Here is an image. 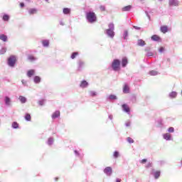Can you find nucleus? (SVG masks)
I'll list each match as a JSON object with an SVG mask.
<instances>
[{"label":"nucleus","instance_id":"f257e3e1","mask_svg":"<svg viewBox=\"0 0 182 182\" xmlns=\"http://www.w3.org/2000/svg\"><path fill=\"white\" fill-rule=\"evenodd\" d=\"M86 18L88 22H90V23H93L97 21L96 14L94 12L87 13Z\"/></svg>","mask_w":182,"mask_h":182},{"label":"nucleus","instance_id":"f03ea898","mask_svg":"<svg viewBox=\"0 0 182 182\" xmlns=\"http://www.w3.org/2000/svg\"><path fill=\"white\" fill-rule=\"evenodd\" d=\"M112 68L115 72L120 70V60L117 59L114 60L112 63Z\"/></svg>","mask_w":182,"mask_h":182},{"label":"nucleus","instance_id":"7ed1b4c3","mask_svg":"<svg viewBox=\"0 0 182 182\" xmlns=\"http://www.w3.org/2000/svg\"><path fill=\"white\" fill-rule=\"evenodd\" d=\"M15 63H16V57L15 55L10 56L8 59V65L14 68Z\"/></svg>","mask_w":182,"mask_h":182},{"label":"nucleus","instance_id":"20e7f679","mask_svg":"<svg viewBox=\"0 0 182 182\" xmlns=\"http://www.w3.org/2000/svg\"><path fill=\"white\" fill-rule=\"evenodd\" d=\"M112 167L110 166H107L104 169V173H105V174H107V176H112Z\"/></svg>","mask_w":182,"mask_h":182},{"label":"nucleus","instance_id":"39448f33","mask_svg":"<svg viewBox=\"0 0 182 182\" xmlns=\"http://www.w3.org/2000/svg\"><path fill=\"white\" fill-rule=\"evenodd\" d=\"M160 31L162 33H167L168 32V27L167 26H162L160 28Z\"/></svg>","mask_w":182,"mask_h":182},{"label":"nucleus","instance_id":"423d86ee","mask_svg":"<svg viewBox=\"0 0 182 182\" xmlns=\"http://www.w3.org/2000/svg\"><path fill=\"white\" fill-rule=\"evenodd\" d=\"M127 63H129V61L127 60V58L124 57L122 60V68H126V66H127Z\"/></svg>","mask_w":182,"mask_h":182},{"label":"nucleus","instance_id":"0eeeda50","mask_svg":"<svg viewBox=\"0 0 182 182\" xmlns=\"http://www.w3.org/2000/svg\"><path fill=\"white\" fill-rule=\"evenodd\" d=\"M151 39L152 41L159 42V41H161V38L160 36H159L158 35H153V36L151 37Z\"/></svg>","mask_w":182,"mask_h":182},{"label":"nucleus","instance_id":"6e6552de","mask_svg":"<svg viewBox=\"0 0 182 182\" xmlns=\"http://www.w3.org/2000/svg\"><path fill=\"white\" fill-rule=\"evenodd\" d=\"M60 116V111H55L53 114H52V119H58Z\"/></svg>","mask_w":182,"mask_h":182},{"label":"nucleus","instance_id":"1a4fd4ad","mask_svg":"<svg viewBox=\"0 0 182 182\" xmlns=\"http://www.w3.org/2000/svg\"><path fill=\"white\" fill-rule=\"evenodd\" d=\"M107 34L110 38H113V36H114V32H113V30H112V29H107Z\"/></svg>","mask_w":182,"mask_h":182},{"label":"nucleus","instance_id":"9d476101","mask_svg":"<svg viewBox=\"0 0 182 182\" xmlns=\"http://www.w3.org/2000/svg\"><path fill=\"white\" fill-rule=\"evenodd\" d=\"M28 14L29 15H35V14H38V10L36 9H30Z\"/></svg>","mask_w":182,"mask_h":182},{"label":"nucleus","instance_id":"9b49d317","mask_svg":"<svg viewBox=\"0 0 182 182\" xmlns=\"http://www.w3.org/2000/svg\"><path fill=\"white\" fill-rule=\"evenodd\" d=\"M122 109L124 112H126L127 113H129V112H130V108L126 104L122 105Z\"/></svg>","mask_w":182,"mask_h":182},{"label":"nucleus","instance_id":"f8f14e48","mask_svg":"<svg viewBox=\"0 0 182 182\" xmlns=\"http://www.w3.org/2000/svg\"><path fill=\"white\" fill-rule=\"evenodd\" d=\"M0 41H3V42H6V41H8V36L4 34H0Z\"/></svg>","mask_w":182,"mask_h":182},{"label":"nucleus","instance_id":"ddd939ff","mask_svg":"<svg viewBox=\"0 0 182 182\" xmlns=\"http://www.w3.org/2000/svg\"><path fill=\"white\" fill-rule=\"evenodd\" d=\"M35 75V70H30L27 73V76L28 77H32Z\"/></svg>","mask_w":182,"mask_h":182},{"label":"nucleus","instance_id":"4468645a","mask_svg":"<svg viewBox=\"0 0 182 182\" xmlns=\"http://www.w3.org/2000/svg\"><path fill=\"white\" fill-rule=\"evenodd\" d=\"M137 45L138 46H144L146 45V41L142 39H139L138 40Z\"/></svg>","mask_w":182,"mask_h":182},{"label":"nucleus","instance_id":"2eb2a0df","mask_svg":"<svg viewBox=\"0 0 182 182\" xmlns=\"http://www.w3.org/2000/svg\"><path fill=\"white\" fill-rule=\"evenodd\" d=\"M87 85H89L87 83V82L86 80H82L80 85V87L85 88V87H87Z\"/></svg>","mask_w":182,"mask_h":182},{"label":"nucleus","instance_id":"dca6fc26","mask_svg":"<svg viewBox=\"0 0 182 182\" xmlns=\"http://www.w3.org/2000/svg\"><path fill=\"white\" fill-rule=\"evenodd\" d=\"M164 139H165V140H171V134L168 133L164 134Z\"/></svg>","mask_w":182,"mask_h":182},{"label":"nucleus","instance_id":"f3484780","mask_svg":"<svg viewBox=\"0 0 182 182\" xmlns=\"http://www.w3.org/2000/svg\"><path fill=\"white\" fill-rule=\"evenodd\" d=\"M132 9V5L126 6L124 8H122V11L123 12H127V11H130Z\"/></svg>","mask_w":182,"mask_h":182},{"label":"nucleus","instance_id":"a211bd4d","mask_svg":"<svg viewBox=\"0 0 182 182\" xmlns=\"http://www.w3.org/2000/svg\"><path fill=\"white\" fill-rule=\"evenodd\" d=\"M18 100H20L21 103H26V97L22 95L18 97Z\"/></svg>","mask_w":182,"mask_h":182},{"label":"nucleus","instance_id":"6ab92c4d","mask_svg":"<svg viewBox=\"0 0 182 182\" xmlns=\"http://www.w3.org/2000/svg\"><path fill=\"white\" fill-rule=\"evenodd\" d=\"M82 68H85V63L80 61L78 63V70H81Z\"/></svg>","mask_w":182,"mask_h":182},{"label":"nucleus","instance_id":"aec40b11","mask_svg":"<svg viewBox=\"0 0 182 182\" xmlns=\"http://www.w3.org/2000/svg\"><path fill=\"white\" fill-rule=\"evenodd\" d=\"M129 90H130V88L128 87L127 85L125 84L123 87L124 93H129Z\"/></svg>","mask_w":182,"mask_h":182},{"label":"nucleus","instance_id":"412c9836","mask_svg":"<svg viewBox=\"0 0 182 182\" xmlns=\"http://www.w3.org/2000/svg\"><path fill=\"white\" fill-rule=\"evenodd\" d=\"M170 5H172L173 6H177V5H178V1H177V0H171L170 1Z\"/></svg>","mask_w":182,"mask_h":182},{"label":"nucleus","instance_id":"4be33fe9","mask_svg":"<svg viewBox=\"0 0 182 182\" xmlns=\"http://www.w3.org/2000/svg\"><path fill=\"white\" fill-rule=\"evenodd\" d=\"M63 12L65 15H68V14H70V9L69 8H65L63 9Z\"/></svg>","mask_w":182,"mask_h":182},{"label":"nucleus","instance_id":"5701e85b","mask_svg":"<svg viewBox=\"0 0 182 182\" xmlns=\"http://www.w3.org/2000/svg\"><path fill=\"white\" fill-rule=\"evenodd\" d=\"M5 103L7 106H9V105H11V98H9V97H6Z\"/></svg>","mask_w":182,"mask_h":182},{"label":"nucleus","instance_id":"b1692460","mask_svg":"<svg viewBox=\"0 0 182 182\" xmlns=\"http://www.w3.org/2000/svg\"><path fill=\"white\" fill-rule=\"evenodd\" d=\"M12 127L13 129H19V124H18L16 122H14L12 123Z\"/></svg>","mask_w":182,"mask_h":182},{"label":"nucleus","instance_id":"393cba45","mask_svg":"<svg viewBox=\"0 0 182 182\" xmlns=\"http://www.w3.org/2000/svg\"><path fill=\"white\" fill-rule=\"evenodd\" d=\"M42 44H43V46L48 47V46H49V41L44 40V41H42Z\"/></svg>","mask_w":182,"mask_h":182},{"label":"nucleus","instance_id":"a878e982","mask_svg":"<svg viewBox=\"0 0 182 182\" xmlns=\"http://www.w3.org/2000/svg\"><path fill=\"white\" fill-rule=\"evenodd\" d=\"M149 74L151 75V76H156L159 75V73L157 71L152 70L149 72Z\"/></svg>","mask_w":182,"mask_h":182},{"label":"nucleus","instance_id":"bb28decb","mask_svg":"<svg viewBox=\"0 0 182 182\" xmlns=\"http://www.w3.org/2000/svg\"><path fill=\"white\" fill-rule=\"evenodd\" d=\"M25 119L27 120V122H31V117L30 114H26Z\"/></svg>","mask_w":182,"mask_h":182},{"label":"nucleus","instance_id":"cd10ccee","mask_svg":"<svg viewBox=\"0 0 182 182\" xmlns=\"http://www.w3.org/2000/svg\"><path fill=\"white\" fill-rule=\"evenodd\" d=\"M28 59L31 62H33V60H36V58L33 55H28Z\"/></svg>","mask_w":182,"mask_h":182},{"label":"nucleus","instance_id":"c85d7f7f","mask_svg":"<svg viewBox=\"0 0 182 182\" xmlns=\"http://www.w3.org/2000/svg\"><path fill=\"white\" fill-rule=\"evenodd\" d=\"M34 82L35 83H39V82H41V77L39 76H36L34 77Z\"/></svg>","mask_w":182,"mask_h":182},{"label":"nucleus","instance_id":"c756f323","mask_svg":"<svg viewBox=\"0 0 182 182\" xmlns=\"http://www.w3.org/2000/svg\"><path fill=\"white\" fill-rule=\"evenodd\" d=\"M109 100H116V99H117V97H116V95H111L109 96Z\"/></svg>","mask_w":182,"mask_h":182},{"label":"nucleus","instance_id":"7c9ffc66","mask_svg":"<svg viewBox=\"0 0 182 182\" xmlns=\"http://www.w3.org/2000/svg\"><path fill=\"white\" fill-rule=\"evenodd\" d=\"M3 21H9V16L7 14H5L3 16Z\"/></svg>","mask_w":182,"mask_h":182},{"label":"nucleus","instance_id":"2f4dec72","mask_svg":"<svg viewBox=\"0 0 182 182\" xmlns=\"http://www.w3.org/2000/svg\"><path fill=\"white\" fill-rule=\"evenodd\" d=\"M159 177H160V171H157L154 173V178H159Z\"/></svg>","mask_w":182,"mask_h":182},{"label":"nucleus","instance_id":"473e14b6","mask_svg":"<svg viewBox=\"0 0 182 182\" xmlns=\"http://www.w3.org/2000/svg\"><path fill=\"white\" fill-rule=\"evenodd\" d=\"M77 55H79V53L77 52L73 53V54L71 55V59H75L76 56H77Z\"/></svg>","mask_w":182,"mask_h":182},{"label":"nucleus","instance_id":"72a5a7b5","mask_svg":"<svg viewBox=\"0 0 182 182\" xmlns=\"http://www.w3.org/2000/svg\"><path fill=\"white\" fill-rule=\"evenodd\" d=\"M113 157L117 159V157H119V151H115L113 154Z\"/></svg>","mask_w":182,"mask_h":182},{"label":"nucleus","instance_id":"f704fd0d","mask_svg":"<svg viewBox=\"0 0 182 182\" xmlns=\"http://www.w3.org/2000/svg\"><path fill=\"white\" fill-rule=\"evenodd\" d=\"M6 53V48H1L0 50V55H4Z\"/></svg>","mask_w":182,"mask_h":182},{"label":"nucleus","instance_id":"c9c22d12","mask_svg":"<svg viewBox=\"0 0 182 182\" xmlns=\"http://www.w3.org/2000/svg\"><path fill=\"white\" fill-rule=\"evenodd\" d=\"M176 96H177V92H172L170 94L171 97H176Z\"/></svg>","mask_w":182,"mask_h":182},{"label":"nucleus","instance_id":"e433bc0d","mask_svg":"<svg viewBox=\"0 0 182 182\" xmlns=\"http://www.w3.org/2000/svg\"><path fill=\"white\" fill-rule=\"evenodd\" d=\"M38 105L40 106H43V105H45V100H41L38 102Z\"/></svg>","mask_w":182,"mask_h":182},{"label":"nucleus","instance_id":"4c0bfd02","mask_svg":"<svg viewBox=\"0 0 182 182\" xmlns=\"http://www.w3.org/2000/svg\"><path fill=\"white\" fill-rule=\"evenodd\" d=\"M100 9L101 12H105V11H106V7H105V6H100Z\"/></svg>","mask_w":182,"mask_h":182},{"label":"nucleus","instance_id":"58836bf2","mask_svg":"<svg viewBox=\"0 0 182 182\" xmlns=\"http://www.w3.org/2000/svg\"><path fill=\"white\" fill-rule=\"evenodd\" d=\"M109 29H111V30H112L113 31V29H114V24H113V23H109Z\"/></svg>","mask_w":182,"mask_h":182},{"label":"nucleus","instance_id":"ea45409f","mask_svg":"<svg viewBox=\"0 0 182 182\" xmlns=\"http://www.w3.org/2000/svg\"><path fill=\"white\" fill-rule=\"evenodd\" d=\"M168 132H169V133H174V128L172 127H169Z\"/></svg>","mask_w":182,"mask_h":182},{"label":"nucleus","instance_id":"a19ab883","mask_svg":"<svg viewBox=\"0 0 182 182\" xmlns=\"http://www.w3.org/2000/svg\"><path fill=\"white\" fill-rule=\"evenodd\" d=\"M127 141H129L130 144L134 143V140H133V139H132L130 137L127 138Z\"/></svg>","mask_w":182,"mask_h":182},{"label":"nucleus","instance_id":"79ce46f5","mask_svg":"<svg viewBox=\"0 0 182 182\" xmlns=\"http://www.w3.org/2000/svg\"><path fill=\"white\" fill-rule=\"evenodd\" d=\"M128 35H129V33L127 32V31H124V39H126L127 38Z\"/></svg>","mask_w":182,"mask_h":182},{"label":"nucleus","instance_id":"37998d69","mask_svg":"<svg viewBox=\"0 0 182 182\" xmlns=\"http://www.w3.org/2000/svg\"><path fill=\"white\" fill-rule=\"evenodd\" d=\"M53 143V139L49 138L48 139V144L50 146Z\"/></svg>","mask_w":182,"mask_h":182},{"label":"nucleus","instance_id":"c03bdc74","mask_svg":"<svg viewBox=\"0 0 182 182\" xmlns=\"http://www.w3.org/2000/svg\"><path fill=\"white\" fill-rule=\"evenodd\" d=\"M140 163H141V164H145V163H147V159H142V160L140 161Z\"/></svg>","mask_w":182,"mask_h":182},{"label":"nucleus","instance_id":"a18cd8bd","mask_svg":"<svg viewBox=\"0 0 182 182\" xmlns=\"http://www.w3.org/2000/svg\"><path fill=\"white\" fill-rule=\"evenodd\" d=\"M132 124V123L130 122V121H127L125 123V126H127V127H130V125Z\"/></svg>","mask_w":182,"mask_h":182},{"label":"nucleus","instance_id":"49530a36","mask_svg":"<svg viewBox=\"0 0 182 182\" xmlns=\"http://www.w3.org/2000/svg\"><path fill=\"white\" fill-rule=\"evenodd\" d=\"M159 52H164V47H161L160 48H159Z\"/></svg>","mask_w":182,"mask_h":182},{"label":"nucleus","instance_id":"de8ad7c7","mask_svg":"<svg viewBox=\"0 0 182 182\" xmlns=\"http://www.w3.org/2000/svg\"><path fill=\"white\" fill-rule=\"evenodd\" d=\"M90 96H96V92H90Z\"/></svg>","mask_w":182,"mask_h":182},{"label":"nucleus","instance_id":"09e8293b","mask_svg":"<svg viewBox=\"0 0 182 182\" xmlns=\"http://www.w3.org/2000/svg\"><path fill=\"white\" fill-rule=\"evenodd\" d=\"M20 6H21V8H23V6H25V4L20 3Z\"/></svg>","mask_w":182,"mask_h":182},{"label":"nucleus","instance_id":"8fccbe9b","mask_svg":"<svg viewBox=\"0 0 182 182\" xmlns=\"http://www.w3.org/2000/svg\"><path fill=\"white\" fill-rule=\"evenodd\" d=\"M146 167H147V168L151 167V163L148 164V165L146 166Z\"/></svg>","mask_w":182,"mask_h":182},{"label":"nucleus","instance_id":"3c124183","mask_svg":"<svg viewBox=\"0 0 182 182\" xmlns=\"http://www.w3.org/2000/svg\"><path fill=\"white\" fill-rule=\"evenodd\" d=\"M147 56H153V53H149V54H147Z\"/></svg>","mask_w":182,"mask_h":182},{"label":"nucleus","instance_id":"603ef678","mask_svg":"<svg viewBox=\"0 0 182 182\" xmlns=\"http://www.w3.org/2000/svg\"><path fill=\"white\" fill-rule=\"evenodd\" d=\"M117 182H120V179H117Z\"/></svg>","mask_w":182,"mask_h":182},{"label":"nucleus","instance_id":"864d4df0","mask_svg":"<svg viewBox=\"0 0 182 182\" xmlns=\"http://www.w3.org/2000/svg\"><path fill=\"white\" fill-rule=\"evenodd\" d=\"M75 153H77V151H75Z\"/></svg>","mask_w":182,"mask_h":182}]
</instances>
